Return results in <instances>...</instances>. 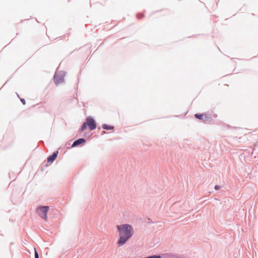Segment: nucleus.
Returning a JSON list of instances; mask_svg holds the SVG:
<instances>
[{"instance_id": "f257e3e1", "label": "nucleus", "mask_w": 258, "mask_h": 258, "mask_svg": "<svg viewBox=\"0 0 258 258\" xmlns=\"http://www.w3.org/2000/svg\"><path fill=\"white\" fill-rule=\"evenodd\" d=\"M119 238L117 244L119 246L124 245L126 241L133 235L134 229L130 224H124L117 226Z\"/></svg>"}, {"instance_id": "f03ea898", "label": "nucleus", "mask_w": 258, "mask_h": 258, "mask_svg": "<svg viewBox=\"0 0 258 258\" xmlns=\"http://www.w3.org/2000/svg\"><path fill=\"white\" fill-rule=\"evenodd\" d=\"M48 210V206H39L37 209V213L41 218L46 220L47 218V214Z\"/></svg>"}, {"instance_id": "7ed1b4c3", "label": "nucleus", "mask_w": 258, "mask_h": 258, "mask_svg": "<svg viewBox=\"0 0 258 258\" xmlns=\"http://www.w3.org/2000/svg\"><path fill=\"white\" fill-rule=\"evenodd\" d=\"M195 117L200 120H203L205 122H209L211 120V117L207 113H196Z\"/></svg>"}, {"instance_id": "20e7f679", "label": "nucleus", "mask_w": 258, "mask_h": 258, "mask_svg": "<svg viewBox=\"0 0 258 258\" xmlns=\"http://www.w3.org/2000/svg\"><path fill=\"white\" fill-rule=\"evenodd\" d=\"M86 121L87 123V125L89 126V128L90 130L92 131L96 128V122L92 117H87L86 118Z\"/></svg>"}, {"instance_id": "39448f33", "label": "nucleus", "mask_w": 258, "mask_h": 258, "mask_svg": "<svg viewBox=\"0 0 258 258\" xmlns=\"http://www.w3.org/2000/svg\"><path fill=\"white\" fill-rule=\"evenodd\" d=\"M53 78L54 82L56 85L61 83L64 80L63 75L62 74L59 75L57 74V73H55Z\"/></svg>"}, {"instance_id": "423d86ee", "label": "nucleus", "mask_w": 258, "mask_h": 258, "mask_svg": "<svg viewBox=\"0 0 258 258\" xmlns=\"http://www.w3.org/2000/svg\"><path fill=\"white\" fill-rule=\"evenodd\" d=\"M86 140L84 138H80L76 140L74 142L73 144L72 145L71 148H74L76 147L83 143H85L86 142ZM68 149H70V147L68 148ZM71 148V147H70Z\"/></svg>"}, {"instance_id": "0eeeda50", "label": "nucleus", "mask_w": 258, "mask_h": 258, "mask_svg": "<svg viewBox=\"0 0 258 258\" xmlns=\"http://www.w3.org/2000/svg\"><path fill=\"white\" fill-rule=\"evenodd\" d=\"M58 154V151L54 152L51 155H49L47 158V161L48 163L53 162L56 158Z\"/></svg>"}, {"instance_id": "6e6552de", "label": "nucleus", "mask_w": 258, "mask_h": 258, "mask_svg": "<svg viewBox=\"0 0 258 258\" xmlns=\"http://www.w3.org/2000/svg\"><path fill=\"white\" fill-rule=\"evenodd\" d=\"M102 127L104 130L107 131L113 130L114 127V126L110 125L105 123L102 124Z\"/></svg>"}, {"instance_id": "1a4fd4ad", "label": "nucleus", "mask_w": 258, "mask_h": 258, "mask_svg": "<svg viewBox=\"0 0 258 258\" xmlns=\"http://www.w3.org/2000/svg\"><path fill=\"white\" fill-rule=\"evenodd\" d=\"M87 126H88V125H87V123L86 122V121L84 122L82 124V126H81V128L80 129V131L81 132H83L84 131H85V130L86 129V128H87Z\"/></svg>"}, {"instance_id": "9d476101", "label": "nucleus", "mask_w": 258, "mask_h": 258, "mask_svg": "<svg viewBox=\"0 0 258 258\" xmlns=\"http://www.w3.org/2000/svg\"><path fill=\"white\" fill-rule=\"evenodd\" d=\"M34 251H35V252H34L35 258H39V254H38L36 248H34Z\"/></svg>"}, {"instance_id": "9b49d317", "label": "nucleus", "mask_w": 258, "mask_h": 258, "mask_svg": "<svg viewBox=\"0 0 258 258\" xmlns=\"http://www.w3.org/2000/svg\"><path fill=\"white\" fill-rule=\"evenodd\" d=\"M137 17L138 19H141V17H144V15H143V14H142L141 13H139L137 15Z\"/></svg>"}, {"instance_id": "f8f14e48", "label": "nucleus", "mask_w": 258, "mask_h": 258, "mask_svg": "<svg viewBox=\"0 0 258 258\" xmlns=\"http://www.w3.org/2000/svg\"><path fill=\"white\" fill-rule=\"evenodd\" d=\"M221 188V186L220 185H216L215 186H214V189L216 190H218L219 189H220Z\"/></svg>"}, {"instance_id": "ddd939ff", "label": "nucleus", "mask_w": 258, "mask_h": 258, "mask_svg": "<svg viewBox=\"0 0 258 258\" xmlns=\"http://www.w3.org/2000/svg\"><path fill=\"white\" fill-rule=\"evenodd\" d=\"M20 100L23 105H25L26 104V101H25V99L22 98L20 99Z\"/></svg>"}, {"instance_id": "4468645a", "label": "nucleus", "mask_w": 258, "mask_h": 258, "mask_svg": "<svg viewBox=\"0 0 258 258\" xmlns=\"http://www.w3.org/2000/svg\"><path fill=\"white\" fill-rule=\"evenodd\" d=\"M70 144V143H68L67 144V145H69Z\"/></svg>"}, {"instance_id": "2eb2a0df", "label": "nucleus", "mask_w": 258, "mask_h": 258, "mask_svg": "<svg viewBox=\"0 0 258 258\" xmlns=\"http://www.w3.org/2000/svg\"><path fill=\"white\" fill-rule=\"evenodd\" d=\"M151 222V221H150V219H149L148 223Z\"/></svg>"}]
</instances>
